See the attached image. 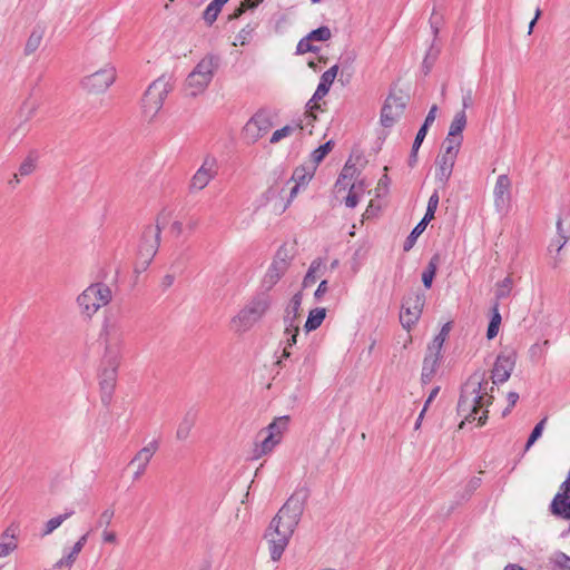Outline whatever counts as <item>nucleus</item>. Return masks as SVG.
Masks as SVG:
<instances>
[{
    "label": "nucleus",
    "instance_id": "ddd939ff",
    "mask_svg": "<svg viewBox=\"0 0 570 570\" xmlns=\"http://www.w3.org/2000/svg\"><path fill=\"white\" fill-rule=\"evenodd\" d=\"M116 79V69L108 65L105 68L87 76L82 80V85L86 89L91 92H104L106 91Z\"/></svg>",
    "mask_w": 570,
    "mask_h": 570
},
{
    "label": "nucleus",
    "instance_id": "ea45409f",
    "mask_svg": "<svg viewBox=\"0 0 570 570\" xmlns=\"http://www.w3.org/2000/svg\"><path fill=\"white\" fill-rule=\"evenodd\" d=\"M38 155L36 153H30L26 159L21 163L19 167L20 176H29L32 174L37 167Z\"/></svg>",
    "mask_w": 570,
    "mask_h": 570
},
{
    "label": "nucleus",
    "instance_id": "7ed1b4c3",
    "mask_svg": "<svg viewBox=\"0 0 570 570\" xmlns=\"http://www.w3.org/2000/svg\"><path fill=\"white\" fill-rule=\"evenodd\" d=\"M271 305L272 298L268 293H256L232 318V330L238 334L249 331L255 324L263 320L269 311Z\"/></svg>",
    "mask_w": 570,
    "mask_h": 570
},
{
    "label": "nucleus",
    "instance_id": "052dcab7",
    "mask_svg": "<svg viewBox=\"0 0 570 570\" xmlns=\"http://www.w3.org/2000/svg\"><path fill=\"white\" fill-rule=\"evenodd\" d=\"M285 331H292L298 327L297 316L285 313L284 316Z\"/></svg>",
    "mask_w": 570,
    "mask_h": 570
},
{
    "label": "nucleus",
    "instance_id": "49530a36",
    "mask_svg": "<svg viewBox=\"0 0 570 570\" xmlns=\"http://www.w3.org/2000/svg\"><path fill=\"white\" fill-rule=\"evenodd\" d=\"M299 328H294L292 331H284V338H285V346L283 348V358H288L291 353L288 351L289 347H292L294 344H296V338L298 335Z\"/></svg>",
    "mask_w": 570,
    "mask_h": 570
},
{
    "label": "nucleus",
    "instance_id": "774afa93",
    "mask_svg": "<svg viewBox=\"0 0 570 570\" xmlns=\"http://www.w3.org/2000/svg\"><path fill=\"white\" fill-rule=\"evenodd\" d=\"M462 106H463V110L465 111V109L470 108L472 106V90H468L463 97H462Z\"/></svg>",
    "mask_w": 570,
    "mask_h": 570
},
{
    "label": "nucleus",
    "instance_id": "a19ab883",
    "mask_svg": "<svg viewBox=\"0 0 570 570\" xmlns=\"http://www.w3.org/2000/svg\"><path fill=\"white\" fill-rule=\"evenodd\" d=\"M512 286H513V279L511 276H507L501 282H499L497 284V288H495L497 301L507 298L512 291Z\"/></svg>",
    "mask_w": 570,
    "mask_h": 570
},
{
    "label": "nucleus",
    "instance_id": "39448f33",
    "mask_svg": "<svg viewBox=\"0 0 570 570\" xmlns=\"http://www.w3.org/2000/svg\"><path fill=\"white\" fill-rule=\"evenodd\" d=\"M112 298L110 288L104 283L89 285L77 297V305L86 318H91L101 307L109 304Z\"/></svg>",
    "mask_w": 570,
    "mask_h": 570
},
{
    "label": "nucleus",
    "instance_id": "4468645a",
    "mask_svg": "<svg viewBox=\"0 0 570 570\" xmlns=\"http://www.w3.org/2000/svg\"><path fill=\"white\" fill-rule=\"evenodd\" d=\"M217 174L216 159L212 157L205 158L203 165L191 177L189 188L191 191L204 189Z\"/></svg>",
    "mask_w": 570,
    "mask_h": 570
},
{
    "label": "nucleus",
    "instance_id": "9b49d317",
    "mask_svg": "<svg viewBox=\"0 0 570 570\" xmlns=\"http://www.w3.org/2000/svg\"><path fill=\"white\" fill-rule=\"evenodd\" d=\"M424 304L425 296L422 293L412 292L404 297L400 313V322L403 327L411 328L419 321Z\"/></svg>",
    "mask_w": 570,
    "mask_h": 570
},
{
    "label": "nucleus",
    "instance_id": "f03ea898",
    "mask_svg": "<svg viewBox=\"0 0 570 570\" xmlns=\"http://www.w3.org/2000/svg\"><path fill=\"white\" fill-rule=\"evenodd\" d=\"M493 386H489L485 372H474L462 387L458 402L459 413L464 415L468 421L478 420L479 424L483 425L488 419V410H484L479 417L476 415L481 409L492 403L493 396L489 391L493 392Z\"/></svg>",
    "mask_w": 570,
    "mask_h": 570
},
{
    "label": "nucleus",
    "instance_id": "f3484780",
    "mask_svg": "<svg viewBox=\"0 0 570 570\" xmlns=\"http://www.w3.org/2000/svg\"><path fill=\"white\" fill-rule=\"evenodd\" d=\"M515 365V356L513 353L499 354L492 370V384H501L509 380L511 372Z\"/></svg>",
    "mask_w": 570,
    "mask_h": 570
},
{
    "label": "nucleus",
    "instance_id": "4d7b16f0",
    "mask_svg": "<svg viewBox=\"0 0 570 570\" xmlns=\"http://www.w3.org/2000/svg\"><path fill=\"white\" fill-rule=\"evenodd\" d=\"M439 50L434 49L433 47L430 48L428 51L424 60H423V68L425 69V73L430 72L434 61L436 60Z\"/></svg>",
    "mask_w": 570,
    "mask_h": 570
},
{
    "label": "nucleus",
    "instance_id": "f257e3e1",
    "mask_svg": "<svg viewBox=\"0 0 570 570\" xmlns=\"http://www.w3.org/2000/svg\"><path fill=\"white\" fill-rule=\"evenodd\" d=\"M305 499V494L294 493L271 521L265 538L269 543L273 561H278L288 546L303 514Z\"/></svg>",
    "mask_w": 570,
    "mask_h": 570
},
{
    "label": "nucleus",
    "instance_id": "0eeeda50",
    "mask_svg": "<svg viewBox=\"0 0 570 570\" xmlns=\"http://www.w3.org/2000/svg\"><path fill=\"white\" fill-rule=\"evenodd\" d=\"M100 337L105 344V356L121 357L125 324L120 318L107 317L104 322Z\"/></svg>",
    "mask_w": 570,
    "mask_h": 570
},
{
    "label": "nucleus",
    "instance_id": "a878e982",
    "mask_svg": "<svg viewBox=\"0 0 570 570\" xmlns=\"http://www.w3.org/2000/svg\"><path fill=\"white\" fill-rule=\"evenodd\" d=\"M45 36V28L42 26H36L29 38L27 39L26 46H24V55L30 56L32 55L41 45L42 39Z\"/></svg>",
    "mask_w": 570,
    "mask_h": 570
},
{
    "label": "nucleus",
    "instance_id": "864d4df0",
    "mask_svg": "<svg viewBox=\"0 0 570 570\" xmlns=\"http://www.w3.org/2000/svg\"><path fill=\"white\" fill-rule=\"evenodd\" d=\"M114 515H115V511L112 509L108 508V509L104 510L99 515L96 527L97 528H101V527L107 528L111 523Z\"/></svg>",
    "mask_w": 570,
    "mask_h": 570
},
{
    "label": "nucleus",
    "instance_id": "6ab92c4d",
    "mask_svg": "<svg viewBox=\"0 0 570 570\" xmlns=\"http://www.w3.org/2000/svg\"><path fill=\"white\" fill-rule=\"evenodd\" d=\"M338 71V66L334 65L330 69L323 72L321 76L320 83L312 97V99L307 102V106L312 109V104L316 105V101L322 99L324 96L327 95L332 83L334 82L336 75Z\"/></svg>",
    "mask_w": 570,
    "mask_h": 570
},
{
    "label": "nucleus",
    "instance_id": "bb28decb",
    "mask_svg": "<svg viewBox=\"0 0 570 570\" xmlns=\"http://www.w3.org/2000/svg\"><path fill=\"white\" fill-rule=\"evenodd\" d=\"M304 127H305V125L303 124L302 120L298 121V122H293V124L286 125L284 127H282L281 129L275 130L272 134V136L269 138V142L271 144H277L282 139H284L286 137H289L294 132L303 130Z\"/></svg>",
    "mask_w": 570,
    "mask_h": 570
},
{
    "label": "nucleus",
    "instance_id": "f704fd0d",
    "mask_svg": "<svg viewBox=\"0 0 570 570\" xmlns=\"http://www.w3.org/2000/svg\"><path fill=\"white\" fill-rule=\"evenodd\" d=\"M466 126V115L464 110H461L455 114L453 120L451 121L448 136L449 137H462V131Z\"/></svg>",
    "mask_w": 570,
    "mask_h": 570
},
{
    "label": "nucleus",
    "instance_id": "aec40b11",
    "mask_svg": "<svg viewBox=\"0 0 570 570\" xmlns=\"http://www.w3.org/2000/svg\"><path fill=\"white\" fill-rule=\"evenodd\" d=\"M198 417V411L195 407L188 409L183 415L176 431V438L179 441H185L189 436Z\"/></svg>",
    "mask_w": 570,
    "mask_h": 570
},
{
    "label": "nucleus",
    "instance_id": "72a5a7b5",
    "mask_svg": "<svg viewBox=\"0 0 570 570\" xmlns=\"http://www.w3.org/2000/svg\"><path fill=\"white\" fill-rule=\"evenodd\" d=\"M228 1L229 0H212V2L206 7L203 18L208 26H212L216 21L222 8Z\"/></svg>",
    "mask_w": 570,
    "mask_h": 570
},
{
    "label": "nucleus",
    "instance_id": "473e14b6",
    "mask_svg": "<svg viewBox=\"0 0 570 570\" xmlns=\"http://www.w3.org/2000/svg\"><path fill=\"white\" fill-rule=\"evenodd\" d=\"M289 416L276 417L267 428L266 433L282 440L283 433L288 429Z\"/></svg>",
    "mask_w": 570,
    "mask_h": 570
},
{
    "label": "nucleus",
    "instance_id": "2eb2a0df",
    "mask_svg": "<svg viewBox=\"0 0 570 570\" xmlns=\"http://www.w3.org/2000/svg\"><path fill=\"white\" fill-rule=\"evenodd\" d=\"M404 108L403 97L390 95L381 110V124L387 128L392 127L403 114Z\"/></svg>",
    "mask_w": 570,
    "mask_h": 570
},
{
    "label": "nucleus",
    "instance_id": "6e6d98bb",
    "mask_svg": "<svg viewBox=\"0 0 570 570\" xmlns=\"http://www.w3.org/2000/svg\"><path fill=\"white\" fill-rule=\"evenodd\" d=\"M439 50L434 49L433 47L430 48L428 51L424 60H423V68L425 69V73L430 72L434 61L436 60Z\"/></svg>",
    "mask_w": 570,
    "mask_h": 570
},
{
    "label": "nucleus",
    "instance_id": "c9c22d12",
    "mask_svg": "<svg viewBox=\"0 0 570 570\" xmlns=\"http://www.w3.org/2000/svg\"><path fill=\"white\" fill-rule=\"evenodd\" d=\"M438 264H439V256L434 255L430 259L424 272L422 273V282H423V285L425 288H430L432 286L433 278L436 274Z\"/></svg>",
    "mask_w": 570,
    "mask_h": 570
},
{
    "label": "nucleus",
    "instance_id": "423d86ee",
    "mask_svg": "<svg viewBox=\"0 0 570 570\" xmlns=\"http://www.w3.org/2000/svg\"><path fill=\"white\" fill-rule=\"evenodd\" d=\"M173 90L171 77L161 75L147 88L142 98V108L146 115L154 117L163 107L167 95Z\"/></svg>",
    "mask_w": 570,
    "mask_h": 570
},
{
    "label": "nucleus",
    "instance_id": "412c9836",
    "mask_svg": "<svg viewBox=\"0 0 570 570\" xmlns=\"http://www.w3.org/2000/svg\"><path fill=\"white\" fill-rule=\"evenodd\" d=\"M441 358V352L431 351L428 348V354L424 357L422 366V382L428 383L432 380L436 372L439 362Z\"/></svg>",
    "mask_w": 570,
    "mask_h": 570
},
{
    "label": "nucleus",
    "instance_id": "393cba45",
    "mask_svg": "<svg viewBox=\"0 0 570 570\" xmlns=\"http://www.w3.org/2000/svg\"><path fill=\"white\" fill-rule=\"evenodd\" d=\"M557 232H558V245H557V252H559L567 240L570 237V215L566 214L563 216H560L557 220Z\"/></svg>",
    "mask_w": 570,
    "mask_h": 570
},
{
    "label": "nucleus",
    "instance_id": "de8ad7c7",
    "mask_svg": "<svg viewBox=\"0 0 570 570\" xmlns=\"http://www.w3.org/2000/svg\"><path fill=\"white\" fill-rule=\"evenodd\" d=\"M318 51H320V47L313 45L307 36L302 38L298 41L297 46H296V53L297 55H304L306 52H314V53H316Z\"/></svg>",
    "mask_w": 570,
    "mask_h": 570
},
{
    "label": "nucleus",
    "instance_id": "f8f14e48",
    "mask_svg": "<svg viewBox=\"0 0 570 570\" xmlns=\"http://www.w3.org/2000/svg\"><path fill=\"white\" fill-rule=\"evenodd\" d=\"M273 127L268 111L258 110L245 125L244 135L249 142H256Z\"/></svg>",
    "mask_w": 570,
    "mask_h": 570
},
{
    "label": "nucleus",
    "instance_id": "79ce46f5",
    "mask_svg": "<svg viewBox=\"0 0 570 570\" xmlns=\"http://www.w3.org/2000/svg\"><path fill=\"white\" fill-rule=\"evenodd\" d=\"M463 137H446L444 145L445 149L443 155L456 158L460 147L462 145Z\"/></svg>",
    "mask_w": 570,
    "mask_h": 570
},
{
    "label": "nucleus",
    "instance_id": "09e8293b",
    "mask_svg": "<svg viewBox=\"0 0 570 570\" xmlns=\"http://www.w3.org/2000/svg\"><path fill=\"white\" fill-rule=\"evenodd\" d=\"M546 422L547 417L542 419L540 422L535 424L527 441L525 450H529L534 444V442L541 436Z\"/></svg>",
    "mask_w": 570,
    "mask_h": 570
},
{
    "label": "nucleus",
    "instance_id": "c03bdc74",
    "mask_svg": "<svg viewBox=\"0 0 570 570\" xmlns=\"http://www.w3.org/2000/svg\"><path fill=\"white\" fill-rule=\"evenodd\" d=\"M426 136V132L423 131V130H420L417 131L416 136H415V139L413 141V145H412V150H411V154H410V157H409V166L410 167H414L416 161H417V151L424 140Z\"/></svg>",
    "mask_w": 570,
    "mask_h": 570
},
{
    "label": "nucleus",
    "instance_id": "4be33fe9",
    "mask_svg": "<svg viewBox=\"0 0 570 570\" xmlns=\"http://www.w3.org/2000/svg\"><path fill=\"white\" fill-rule=\"evenodd\" d=\"M455 159L456 158L443 154L438 157L436 164L439 168L436 171V179L441 185L445 186L449 181L453 171Z\"/></svg>",
    "mask_w": 570,
    "mask_h": 570
},
{
    "label": "nucleus",
    "instance_id": "338daca9",
    "mask_svg": "<svg viewBox=\"0 0 570 570\" xmlns=\"http://www.w3.org/2000/svg\"><path fill=\"white\" fill-rule=\"evenodd\" d=\"M327 281H322L314 293L315 298L320 299L327 292Z\"/></svg>",
    "mask_w": 570,
    "mask_h": 570
},
{
    "label": "nucleus",
    "instance_id": "b1692460",
    "mask_svg": "<svg viewBox=\"0 0 570 570\" xmlns=\"http://www.w3.org/2000/svg\"><path fill=\"white\" fill-rule=\"evenodd\" d=\"M73 514V509H66L63 513L49 519L41 530V537H47L51 534L56 529H58L66 520L71 518Z\"/></svg>",
    "mask_w": 570,
    "mask_h": 570
},
{
    "label": "nucleus",
    "instance_id": "2f4dec72",
    "mask_svg": "<svg viewBox=\"0 0 570 570\" xmlns=\"http://www.w3.org/2000/svg\"><path fill=\"white\" fill-rule=\"evenodd\" d=\"M325 316L326 309L324 307H316L312 309L304 325L306 332H312L318 328L322 325Z\"/></svg>",
    "mask_w": 570,
    "mask_h": 570
},
{
    "label": "nucleus",
    "instance_id": "5701e85b",
    "mask_svg": "<svg viewBox=\"0 0 570 570\" xmlns=\"http://www.w3.org/2000/svg\"><path fill=\"white\" fill-rule=\"evenodd\" d=\"M18 548L16 529L7 528L0 535V558H6Z\"/></svg>",
    "mask_w": 570,
    "mask_h": 570
},
{
    "label": "nucleus",
    "instance_id": "a211bd4d",
    "mask_svg": "<svg viewBox=\"0 0 570 570\" xmlns=\"http://www.w3.org/2000/svg\"><path fill=\"white\" fill-rule=\"evenodd\" d=\"M157 450L158 442L151 441L148 445L140 449L137 452V454L132 458L130 464L137 466V470L134 473V480L140 479V476L145 473L148 463L150 462Z\"/></svg>",
    "mask_w": 570,
    "mask_h": 570
},
{
    "label": "nucleus",
    "instance_id": "dca6fc26",
    "mask_svg": "<svg viewBox=\"0 0 570 570\" xmlns=\"http://www.w3.org/2000/svg\"><path fill=\"white\" fill-rule=\"evenodd\" d=\"M494 206L499 213L507 212L511 200V180L502 174L497 178L493 189Z\"/></svg>",
    "mask_w": 570,
    "mask_h": 570
},
{
    "label": "nucleus",
    "instance_id": "c85d7f7f",
    "mask_svg": "<svg viewBox=\"0 0 570 570\" xmlns=\"http://www.w3.org/2000/svg\"><path fill=\"white\" fill-rule=\"evenodd\" d=\"M358 175V170L355 166V164H352L351 159H348L346 161V164L344 165L337 180H336V184L335 186L338 187V188H346L350 184V181L356 176Z\"/></svg>",
    "mask_w": 570,
    "mask_h": 570
},
{
    "label": "nucleus",
    "instance_id": "a18cd8bd",
    "mask_svg": "<svg viewBox=\"0 0 570 570\" xmlns=\"http://www.w3.org/2000/svg\"><path fill=\"white\" fill-rule=\"evenodd\" d=\"M308 39L313 41H327L332 37L331 29L327 26H321L320 28L312 30L306 35Z\"/></svg>",
    "mask_w": 570,
    "mask_h": 570
},
{
    "label": "nucleus",
    "instance_id": "5fc2aeb1",
    "mask_svg": "<svg viewBox=\"0 0 570 570\" xmlns=\"http://www.w3.org/2000/svg\"><path fill=\"white\" fill-rule=\"evenodd\" d=\"M301 304H302V294L301 293H296L292 297V299H291V302H289V304H288V306L286 308V313L297 316L298 315V311L301 308Z\"/></svg>",
    "mask_w": 570,
    "mask_h": 570
},
{
    "label": "nucleus",
    "instance_id": "20e7f679",
    "mask_svg": "<svg viewBox=\"0 0 570 570\" xmlns=\"http://www.w3.org/2000/svg\"><path fill=\"white\" fill-rule=\"evenodd\" d=\"M220 59L216 55H206L190 71L186 79L188 95L196 97L204 92L212 82Z\"/></svg>",
    "mask_w": 570,
    "mask_h": 570
},
{
    "label": "nucleus",
    "instance_id": "9d476101",
    "mask_svg": "<svg viewBox=\"0 0 570 570\" xmlns=\"http://www.w3.org/2000/svg\"><path fill=\"white\" fill-rule=\"evenodd\" d=\"M289 254L285 247H281L262 279V292L268 293L286 273L289 266Z\"/></svg>",
    "mask_w": 570,
    "mask_h": 570
},
{
    "label": "nucleus",
    "instance_id": "603ef678",
    "mask_svg": "<svg viewBox=\"0 0 570 570\" xmlns=\"http://www.w3.org/2000/svg\"><path fill=\"white\" fill-rule=\"evenodd\" d=\"M356 188L357 189H363V184L360 183V186L357 187L355 184H352L351 188H350V191H348V195L347 197L345 198V205L350 208H354L356 207V205L358 204V194L356 191Z\"/></svg>",
    "mask_w": 570,
    "mask_h": 570
},
{
    "label": "nucleus",
    "instance_id": "c756f323",
    "mask_svg": "<svg viewBox=\"0 0 570 570\" xmlns=\"http://www.w3.org/2000/svg\"><path fill=\"white\" fill-rule=\"evenodd\" d=\"M315 169V166H298L295 168L291 177V181L297 184L298 186H306L314 176Z\"/></svg>",
    "mask_w": 570,
    "mask_h": 570
},
{
    "label": "nucleus",
    "instance_id": "37998d69",
    "mask_svg": "<svg viewBox=\"0 0 570 570\" xmlns=\"http://www.w3.org/2000/svg\"><path fill=\"white\" fill-rule=\"evenodd\" d=\"M334 142L332 140L326 141L325 144L321 145L318 148H316L312 155V161L313 166H317L325 157L326 155L333 149Z\"/></svg>",
    "mask_w": 570,
    "mask_h": 570
},
{
    "label": "nucleus",
    "instance_id": "69168bd1",
    "mask_svg": "<svg viewBox=\"0 0 570 570\" xmlns=\"http://www.w3.org/2000/svg\"><path fill=\"white\" fill-rule=\"evenodd\" d=\"M102 541L105 543H115L117 541V535L114 531L105 529L102 532Z\"/></svg>",
    "mask_w": 570,
    "mask_h": 570
},
{
    "label": "nucleus",
    "instance_id": "0e129e2a",
    "mask_svg": "<svg viewBox=\"0 0 570 570\" xmlns=\"http://www.w3.org/2000/svg\"><path fill=\"white\" fill-rule=\"evenodd\" d=\"M501 315H500V312H499V304L498 302L493 305L492 307V317H491V321L490 323H494V325H498L500 326L501 324Z\"/></svg>",
    "mask_w": 570,
    "mask_h": 570
},
{
    "label": "nucleus",
    "instance_id": "7c9ffc66",
    "mask_svg": "<svg viewBox=\"0 0 570 570\" xmlns=\"http://www.w3.org/2000/svg\"><path fill=\"white\" fill-rule=\"evenodd\" d=\"M278 439H276L273 435L267 434L261 443L255 445V449L253 451V458L259 459L261 456L269 453L273 451V449L279 443Z\"/></svg>",
    "mask_w": 570,
    "mask_h": 570
},
{
    "label": "nucleus",
    "instance_id": "680f3d73",
    "mask_svg": "<svg viewBox=\"0 0 570 570\" xmlns=\"http://www.w3.org/2000/svg\"><path fill=\"white\" fill-rule=\"evenodd\" d=\"M316 263L313 262L305 278H304V285L305 286H308L309 284L314 283L315 282V276H314V272L316 269ZM320 266V264H317V267Z\"/></svg>",
    "mask_w": 570,
    "mask_h": 570
},
{
    "label": "nucleus",
    "instance_id": "e2e57ef3",
    "mask_svg": "<svg viewBox=\"0 0 570 570\" xmlns=\"http://www.w3.org/2000/svg\"><path fill=\"white\" fill-rule=\"evenodd\" d=\"M507 399L509 402V406L503 411V415H507V413L510 412V409L515 405V403L519 400V394L515 392H509Z\"/></svg>",
    "mask_w": 570,
    "mask_h": 570
},
{
    "label": "nucleus",
    "instance_id": "8fccbe9b",
    "mask_svg": "<svg viewBox=\"0 0 570 570\" xmlns=\"http://www.w3.org/2000/svg\"><path fill=\"white\" fill-rule=\"evenodd\" d=\"M554 570H570V557L563 552H557L552 559Z\"/></svg>",
    "mask_w": 570,
    "mask_h": 570
},
{
    "label": "nucleus",
    "instance_id": "cd10ccee",
    "mask_svg": "<svg viewBox=\"0 0 570 570\" xmlns=\"http://www.w3.org/2000/svg\"><path fill=\"white\" fill-rule=\"evenodd\" d=\"M80 551L75 547L70 549H63L62 557L52 566L55 570H70L76 562Z\"/></svg>",
    "mask_w": 570,
    "mask_h": 570
},
{
    "label": "nucleus",
    "instance_id": "4c0bfd02",
    "mask_svg": "<svg viewBox=\"0 0 570 570\" xmlns=\"http://www.w3.org/2000/svg\"><path fill=\"white\" fill-rule=\"evenodd\" d=\"M428 224H424V222L420 220L416 226L412 229L410 235L406 237L404 244H403V250L409 252L413 248L417 237L425 230Z\"/></svg>",
    "mask_w": 570,
    "mask_h": 570
},
{
    "label": "nucleus",
    "instance_id": "bf43d9fd",
    "mask_svg": "<svg viewBox=\"0 0 570 570\" xmlns=\"http://www.w3.org/2000/svg\"><path fill=\"white\" fill-rule=\"evenodd\" d=\"M436 112H438V106H436V105H433V106L430 108V110H429V112H428V115H426V117H425V120H424L423 125L421 126L420 130H423V131L428 132L429 127H430V126L434 122V120H435Z\"/></svg>",
    "mask_w": 570,
    "mask_h": 570
},
{
    "label": "nucleus",
    "instance_id": "13d9d810",
    "mask_svg": "<svg viewBox=\"0 0 570 570\" xmlns=\"http://www.w3.org/2000/svg\"><path fill=\"white\" fill-rule=\"evenodd\" d=\"M439 50L434 49L433 47L430 48L428 51L424 60H423V68L425 69V73L430 72L434 61L436 60Z\"/></svg>",
    "mask_w": 570,
    "mask_h": 570
},
{
    "label": "nucleus",
    "instance_id": "58836bf2",
    "mask_svg": "<svg viewBox=\"0 0 570 570\" xmlns=\"http://www.w3.org/2000/svg\"><path fill=\"white\" fill-rule=\"evenodd\" d=\"M439 202H440L439 193H438V190H434L428 200L425 215L421 219L422 222H424V224H429L434 218L435 212L439 206Z\"/></svg>",
    "mask_w": 570,
    "mask_h": 570
},
{
    "label": "nucleus",
    "instance_id": "1a4fd4ad",
    "mask_svg": "<svg viewBox=\"0 0 570 570\" xmlns=\"http://www.w3.org/2000/svg\"><path fill=\"white\" fill-rule=\"evenodd\" d=\"M121 357L102 356L100 372V392L101 402L108 405L111 402L112 394L117 383V373Z\"/></svg>",
    "mask_w": 570,
    "mask_h": 570
},
{
    "label": "nucleus",
    "instance_id": "e433bc0d",
    "mask_svg": "<svg viewBox=\"0 0 570 570\" xmlns=\"http://www.w3.org/2000/svg\"><path fill=\"white\" fill-rule=\"evenodd\" d=\"M451 327H452V323L451 322H448L445 323L440 333L434 337L433 342L431 343V345H429V350L431 351H438V352H441L442 347H443V344L451 331Z\"/></svg>",
    "mask_w": 570,
    "mask_h": 570
},
{
    "label": "nucleus",
    "instance_id": "6e6552de",
    "mask_svg": "<svg viewBox=\"0 0 570 570\" xmlns=\"http://www.w3.org/2000/svg\"><path fill=\"white\" fill-rule=\"evenodd\" d=\"M161 227L159 223L156 225H147L141 234L138 247V264L136 272L145 271L154 256L156 255L160 243Z\"/></svg>",
    "mask_w": 570,
    "mask_h": 570
},
{
    "label": "nucleus",
    "instance_id": "3c124183",
    "mask_svg": "<svg viewBox=\"0 0 570 570\" xmlns=\"http://www.w3.org/2000/svg\"><path fill=\"white\" fill-rule=\"evenodd\" d=\"M253 31H254V28L250 26H246L245 28H243L237 33L234 45L235 46H237V45L245 46L246 43H248L252 39Z\"/></svg>",
    "mask_w": 570,
    "mask_h": 570
}]
</instances>
